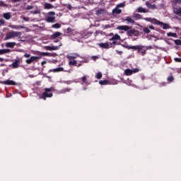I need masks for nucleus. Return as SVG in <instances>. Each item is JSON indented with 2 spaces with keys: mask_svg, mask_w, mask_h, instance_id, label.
Instances as JSON below:
<instances>
[{
  "mask_svg": "<svg viewBox=\"0 0 181 181\" xmlns=\"http://www.w3.org/2000/svg\"><path fill=\"white\" fill-rule=\"evenodd\" d=\"M146 6H147V8H148V9H156V5L151 4V3H149L148 1L146 2Z\"/></svg>",
  "mask_w": 181,
  "mask_h": 181,
  "instance_id": "nucleus-18",
  "label": "nucleus"
},
{
  "mask_svg": "<svg viewBox=\"0 0 181 181\" xmlns=\"http://www.w3.org/2000/svg\"><path fill=\"white\" fill-rule=\"evenodd\" d=\"M59 36H62V33L56 32L51 35V39H52V40L57 39V37H59Z\"/></svg>",
  "mask_w": 181,
  "mask_h": 181,
  "instance_id": "nucleus-19",
  "label": "nucleus"
},
{
  "mask_svg": "<svg viewBox=\"0 0 181 181\" xmlns=\"http://www.w3.org/2000/svg\"><path fill=\"white\" fill-rule=\"evenodd\" d=\"M64 6H66L69 11H71V9H73V6H71V4H64Z\"/></svg>",
  "mask_w": 181,
  "mask_h": 181,
  "instance_id": "nucleus-40",
  "label": "nucleus"
},
{
  "mask_svg": "<svg viewBox=\"0 0 181 181\" xmlns=\"http://www.w3.org/2000/svg\"><path fill=\"white\" fill-rule=\"evenodd\" d=\"M175 4H181V0H175Z\"/></svg>",
  "mask_w": 181,
  "mask_h": 181,
  "instance_id": "nucleus-53",
  "label": "nucleus"
},
{
  "mask_svg": "<svg viewBox=\"0 0 181 181\" xmlns=\"http://www.w3.org/2000/svg\"><path fill=\"white\" fill-rule=\"evenodd\" d=\"M73 33V29H71V28L69 27L66 29V33Z\"/></svg>",
  "mask_w": 181,
  "mask_h": 181,
  "instance_id": "nucleus-44",
  "label": "nucleus"
},
{
  "mask_svg": "<svg viewBox=\"0 0 181 181\" xmlns=\"http://www.w3.org/2000/svg\"><path fill=\"white\" fill-rule=\"evenodd\" d=\"M69 66H77V61L74 59H69Z\"/></svg>",
  "mask_w": 181,
  "mask_h": 181,
  "instance_id": "nucleus-23",
  "label": "nucleus"
},
{
  "mask_svg": "<svg viewBox=\"0 0 181 181\" xmlns=\"http://www.w3.org/2000/svg\"><path fill=\"white\" fill-rule=\"evenodd\" d=\"M174 42L177 46H181V40H175Z\"/></svg>",
  "mask_w": 181,
  "mask_h": 181,
  "instance_id": "nucleus-38",
  "label": "nucleus"
},
{
  "mask_svg": "<svg viewBox=\"0 0 181 181\" xmlns=\"http://www.w3.org/2000/svg\"><path fill=\"white\" fill-rule=\"evenodd\" d=\"M5 60L4 58L0 57V62H4Z\"/></svg>",
  "mask_w": 181,
  "mask_h": 181,
  "instance_id": "nucleus-58",
  "label": "nucleus"
},
{
  "mask_svg": "<svg viewBox=\"0 0 181 181\" xmlns=\"http://www.w3.org/2000/svg\"><path fill=\"white\" fill-rule=\"evenodd\" d=\"M173 13L178 16H181V7H173Z\"/></svg>",
  "mask_w": 181,
  "mask_h": 181,
  "instance_id": "nucleus-15",
  "label": "nucleus"
},
{
  "mask_svg": "<svg viewBox=\"0 0 181 181\" xmlns=\"http://www.w3.org/2000/svg\"><path fill=\"white\" fill-rule=\"evenodd\" d=\"M175 62H176L177 63H181V58H174Z\"/></svg>",
  "mask_w": 181,
  "mask_h": 181,
  "instance_id": "nucleus-46",
  "label": "nucleus"
},
{
  "mask_svg": "<svg viewBox=\"0 0 181 181\" xmlns=\"http://www.w3.org/2000/svg\"><path fill=\"white\" fill-rule=\"evenodd\" d=\"M99 33H100V32H98V30H96L94 34V36H97Z\"/></svg>",
  "mask_w": 181,
  "mask_h": 181,
  "instance_id": "nucleus-54",
  "label": "nucleus"
},
{
  "mask_svg": "<svg viewBox=\"0 0 181 181\" xmlns=\"http://www.w3.org/2000/svg\"><path fill=\"white\" fill-rule=\"evenodd\" d=\"M103 12H104V10L103 9H99L97 11L96 15H102Z\"/></svg>",
  "mask_w": 181,
  "mask_h": 181,
  "instance_id": "nucleus-42",
  "label": "nucleus"
},
{
  "mask_svg": "<svg viewBox=\"0 0 181 181\" xmlns=\"http://www.w3.org/2000/svg\"><path fill=\"white\" fill-rule=\"evenodd\" d=\"M141 55L142 56H145V54H146V49H144V48H142V49H141Z\"/></svg>",
  "mask_w": 181,
  "mask_h": 181,
  "instance_id": "nucleus-43",
  "label": "nucleus"
},
{
  "mask_svg": "<svg viewBox=\"0 0 181 181\" xmlns=\"http://www.w3.org/2000/svg\"><path fill=\"white\" fill-rule=\"evenodd\" d=\"M137 12H139V13H148L149 11L144 7H139L137 8Z\"/></svg>",
  "mask_w": 181,
  "mask_h": 181,
  "instance_id": "nucleus-17",
  "label": "nucleus"
},
{
  "mask_svg": "<svg viewBox=\"0 0 181 181\" xmlns=\"http://www.w3.org/2000/svg\"><path fill=\"white\" fill-rule=\"evenodd\" d=\"M11 28H12V29H18V28H16V25H12Z\"/></svg>",
  "mask_w": 181,
  "mask_h": 181,
  "instance_id": "nucleus-56",
  "label": "nucleus"
},
{
  "mask_svg": "<svg viewBox=\"0 0 181 181\" xmlns=\"http://www.w3.org/2000/svg\"><path fill=\"white\" fill-rule=\"evenodd\" d=\"M0 84H5L6 86H16V82L12 80L0 81Z\"/></svg>",
  "mask_w": 181,
  "mask_h": 181,
  "instance_id": "nucleus-7",
  "label": "nucleus"
},
{
  "mask_svg": "<svg viewBox=\"0 0 181 181\" xmlns=\"http://www.w3.org/2000/svg\"><path fill=\"white\" fill-rule=\"evenodd\" d=\"M148 49H153L152 46H148Z\"/></svg>",
  "mask_w": 181,
  "mask_h": 181,
  "instance_id": "nucleus-62",
  "label": "nucleus"
},
{
  "mask_svg": "<svg viewBox=\"0 0 181 181\" xmlns=\"http://www.w3.org/2000/svg\"><path fill=\"white\" fill-rule=\"evenodd\" d=\"M128 50L133 49L134 50H138V53H141V50L144 49V46L142 45H135V46H127L126 47Z\"/></svg>",
  "mask_w": 181,
  "mask_h": 181,
  "instance_id": "nucleus-6",
  "label": "nucleus"
},
{
  "mask_svg": "<svg viewBox=\"0 0 181 181\" xmlns=\"http://www.w3.org/2000/svg\"><path fill=\"white\" fill-rule=\"evenodd\" d=\"M16 45V42H7L6 44V47H10L11 49H13V47H15Z\"/></svg>",
  "mask_w": 181,
  "mask_h": 181,
  "instance_id": "nucleus-22",
  "label": "nucleus"
},
{
  "mask_svg": "<svg viewBox=\"0 0 181 181\" xmlns=\"http://www.w3.org/2000/svg\"><path fill=\"white\" fill-rule=\"evenodd\" d=\"M133 16H134V18H135L136 19H144V21H145V18H144V17H142V16H141V14H139V13H134V14H133Z\"/></svg>",
  "mask_w": 181,
  "mask_h": 181,
  "instance_id": "nucleus-27",
  "label": "nucleus"
},
{
  "mask_svg": "<svg viewBox=\"0 0 181 181\" xmlns=\"http://www.w3.org/2000/svg\"><path fill=\"white\" fill-rule=\"evenodd\" d=\"M125 76H132V69H127L124 70Z\"/></svg>",
  "mask_w": 181,
  "mask_h": 181,
  "instance_id": "nucleus-24",
  "label": "nucleus"
},
{
  "mask_svg": "<svg viewBox=\"0 0 181 181\" xmlns=\"http://www.w3.org/2000/svg\"><path fill=\"white\" fill-rule=\"evenodd\" d=\"M19 64H21V59L17 58L15 62L11 64L12 69H18Z\"/></svg>",
  "mask_w": 181,
  "mask_h": 181,
  "instance_id": "nucleus-10",
  "label": "nucleus"
},
{
  "mask_svg": "<svg viewBox=\"0 0 181 181\" xmlns=\"http://www.w3.org/2000/svg\"><path fill=\"white\" fill-rule=\"evenodd\" d=\"M167 81L168 83H173V81H175V77L173 76V74H170V76L167 77Z\"/></svg>",
  "mask_w": 181,
  "mask_h": 181,
  "instance_id": "nucleus-16",
  "label": "nucleus"
},
{
  "mask_svg": "<svg viewBox=\"0 0 181 181\" xmlns=\"http://www.w3.org/2000/svg\"><path fill=\"white\" fill-rule=\"evenodd\" d=\"M144 20L146 21V22H150L151 23H152L153 25H163V29L166 30V29H170V25H169V24L168 23H165L163 22H160L159 20L153 18H144Z\"/></svg>",
  "mask_w": 181,
  "mask_h": 181,
  "instance_id": "nucleus-1",
  "label": "nucleus"
},
{
  "mask_svg": "<svg viewBox=\"0 0 181 181\" xmlns=\"http://www.w3.org/2000/svg\"><path fill=\"white\" fill-rule=\"evenodd\" d=\"M77 57H80V54L74 53L71 54V55H66L68 60H74V59H77Z\"/></svg>",
  "mask_w": 181,
  "mask_h": 181,
  "instance_id": "nucleus-13",
  "label": "nucleus"
},
{
  "mask_svg": "<svg viewBox=\"0 0 181 181\" xmlns=\"http://www.w3.org/2000/svg\"><path fill=\"white\" fill-rule=\"evenodd\" d=\"M30 57V54H25L24 57L29 58Z\"/></svg>",
  "mask_w": 181,
  "mask_h": 181,
  "instance_id": "nucleus-52",
  "label": "nucleus"
},
{
  "mask_svg": "<svg viewBox=\"0 0 181 181\" xmlns=\"http://www.w3.org/2000/svg\"><path fill=\"white\" fill-rule=\"evenodd\" d=\"M54 90V88L53 87L45 88L44 93L40 96V100H44V101H46V98H52V97H53V93H52V91Z\"/></svg>",
  "mask_w": 181,
  "mask_h": 181,
  "instance_id": "nucleus-2",
  "label": "nucleus"
},
{
  "mask_svg": "<svg viewBox=\"0 0 181 181\" xmlns=\"http://www.w3.org/2000/svg\"><path fill=\"white\" fill-rule=\"evenodd\" d=\"M125 6V2L120 3L117 5V8H124Z\"/></svg>",
  "mask_w": 181,
  "mask_h": 181,
  "instance_id": "nucleus-41",
  "label": "nucleus"
},
{
  "mask_svg": "<svg viewBox=\"0 0 181 181\" xmlns=\"http://www.w3.org/2000/svg\"><path fill=\"white\" fill-rule=\"evenodd\" d=\"M1 67H4V66H5V64H1Z\"/></svg>",
  "mask_w": 181,
  "mask_h": 181,
  "instance_id": "nucleus-60",
  "label": "nucleus"
},
{
  "mask_svg": "<svg viewBox=\"0 0 181 181\" xmlns=\"http://www.w3.org/2000/svg\"><path fill=\"white\" fill-rule=\"evenodd\" d=\"M167 36L169 37H177V34L175 33H172V32H170V33H167Z\"/></svg>",
  "mask_w": 181,
  "mask_h": 181,
  "instance_id": "nucleus-31",
  "label": "nucleus"
},
{
  "mask_svg": "<svg viewBox=\"0 0 181 181\" xmlns=\"http://www.w3.org/2000/svg\"><path fill=\"white\" fill-rule=\"evenodd\" d=\"M0 6H6V4L2 1H0Z\"/></svg>",
  "mask_w": 181,
  "mask_h": 181,
  "instance_id": "nucleus-50",
  "label": "nucleus"
},
{
  "mask_svg": "<svg viewBox=\"0 0 181 181\" xmlns=\"http://www.w3.org/2000/svg\"><path fill=\"white\" fill-rule=\"evenodd\" d=\"M30 9H33V6H28L26 7L27 11H30Z\"/></svg>",
  "mask_w": 181,
  "mask_h": 181,
  "instance_id": "nucleus-48",
  "label": "nucleus"
},
{
  "mask_svg": "<svg viewBox=\"0 0 181 181\" xmlns=\"http://www.w3.org/2000/svg\"><path fill=\"white\" fill-rule=\"evenodd\" d=\"M177 73L180 74L181 73V68L177 69Z\"/></svg>",
  "mask_w": 181,
  "mask_h": 181,
  "instance_id": "nucleus-55",
  "label": "nucleus"
},
{
  "mask_svg": "<svg viewBox=\"0 0 181 181\" xmlns=\"http://www.w3.org/2000/svg\"><path fill=\"white\" fill-rule=\"evenodd\" d=\"M12 34L11 32L6 34V37H4V40H9V39H12Z\"/></svg>",
  "mask_w": 181,
  "mask_h": 181,
  "instance_id": "nucleus-29",
  "label": "nucleus"
},
{
  "mask_svg": "<svg viewBox=\"0 0 181 181\" xmlns=\"http://www.w3.org/2000/svg\"><path fill=\"white\" fill-rule=\"evenodd\" d=\"M44 8H45V9H53V8H54V6L53 5H52V4L45 3L44 5Z\"/></svg>",
  "mask_w": 181,
  "mask_h": 181,
  "instance_id": "nucleus-20",
  "label": "nucleus"
},
{
  "mask_svg": "<svg viewBox=\"0 0 181 181\" xmlns=\"http://www.w3.org/2000/svg\"><path fill=\"white\" fill-rule=\"evenodd\" d=\"M117 40H121V36L118 34H115L110 39V42H112L113 45H117Z\"/></svg>",
  "mask_w": 181,
  "mask_h": 181,
  "instance_id": "nucleus-9",
  "label": "nucleus"
},
{
  "mask_svg": "<svg viewBox=\"0 0 181 181\" xmlns=\"http://www.w3.org/2000/svg\"><path fill=\"white\" fill-rule=\"evenodd\" d=\"M0 25H5V20H4V19H0Z\"/></svg>",
  "mask_w": 181,
  "mask_h": 181,
  "instance_id": "nucleus-49",
  "label": "nucleus"
},
{
  "mask_svg": "<svg viewBox=\"0 0 181 181\" xmlns=\"http://www.w3.org/2000/svg\"><path fill=\"white\" fill-rule=\"evenodd\" d=\"M99 46H100V47H103V49H108L110 47V45L107 42L100 43Z\"/></svg>",
  "mask_w": 181,
  "mask_h": 181,
  "instance_id": "nucleus-25",
  "label": "nucleus"
},
{
  "mask_svg": "<svg viewBox=\"0 0 181 181\" xmlns=\"http://www.w3.org/2000/svg\"><path fill=\"white\" fill-rule=\"evenodd\" d=\"M143 32H144V33H146V34L151 33V30H149V28H144Z\"/></svg>",
  "mask_w": 181,
  "mask_h": 181,
  "instance_id": "nucleus-37",
  "label": "nucleus"
},
{
  "mask_svg": "<svg viewBox=\"0 0 181 181\" xmlns=\"http://www.w3.org/2000/svg\"><path fill=\"white\" fill-rule=\"evenodd\" d=\"M40 59H42V56H32L30 59L25 60V63H27V64H32L33 62H37L38 60H40Z\"/></svg>",
  "mask_w": 181,
  "mask_h": 181,
  "instance_id": "nucleus-5",
  "label": "nucleus"
},
{
  "mask_svg": "<svg viewBox=\"0 0 181 181\" xmlns=\"http://www.w3.org/2000/svg\"><path fill=\"white\" fill-rule=\"evenodd\" d=\"M99 84H100V86H108L111 83H108V80H104V81H100Z\"/></svg>",
  "mask_w": 181,
  "mask_h": 181,
  "instance_id": "nucleus-28",
  "label": "nucleus"
},
{
  "mask_svg": "<svg viewBox=\"0 0 181 181\" xmlns=\"http://www.w3.org/2000/svg\"><path fill=\"white\" fill-rule=\"evenodd\" d=\"M52 28H54V29H60V28H62V25L59 23H55L52 25Z\"/></svg>",
  "mask_w": 181,
  "mask_h": 181,
  "instance_id": "nucleus-33",
  "label": "nucleus"
},
{
  "mask_svg": "<svg viewBox=\"0 0 181 181\" xmlns=\"http://www.w3.org/2000/svg\"><path fill=\"white\" fill-rule=\"evenodd\" d=\"M81 37H83V39H88L91 35H93V32L91 31H82L81 33Z\"/></svg>",
  "mask_w": 181,
  "mask_h": 181,
  "instance_id": "nucleus-8",
  "label": "nucleus"
},
{
  "mask_svg": "<svg viewBox=\"0 0 181 181\" xmlns=\"http://www.w3.org/2000/svg\"><path fill=\"white\" fill-rule=\"evenodd\" d=\"M118 54H122V51L117 52Z\"/></svg>",
  "mask_w": 181,
  "mask_h": 181,
  "instance_id": "nucleus-57",
  "label": "nucleus"
},
{
  "mask_svg": "<svg viewBox=\"0 0 181 181\" xmlns=\"http://www.w3.org/2000/svg\"><path fill=\"white\" fill-rule=\"evenodd\" d=\"M50 1V2H55L56 1V0H49Z\"/></svg>",
  "mask_w": 181,
  "mask_h": 181,
  "instance_id": "nucleus-63",
  "label": "nucleus"
},
{
  "mask_svg": "<svg viewBox=\"0 0 181 181\" xmlns=\"http://www.w3.org/2000/svg\"><path fill=\"white\" fill-rule=\"evenodd\" d=\"M57 42H59V40H55V41H54L55 43H57Z\"/></svg>",
  "mask_w": 181,
  "mask_h": 181,
  "instance_id": "nucleus-64",
  "label": "nucleus"
},
{
  "mask_svg": "<svg viewBox=\"0 0 181 181\" xmlns=\"http://www.w3.org/2000/svg\"><path fill=\"white\" fill-rule=\"evenodd\" d=\"M117 29L118 30H124L125 32H127L129 36H132V35H135V33L138 32L135 29H132L129 25H119L117 27Z\"/></svg>",
  "mask_w": 181,
  "mask_h": 181,
  "instance_id": "nucleus-3",
  "label": "nucleus"
},
{
  "mask_svg": "<svg viewBox=\"0 0 181 181\" xmlns=\"http://www.w3.org/2000/svg\"><path fill=\"white\" fill-rule=\"evenodd\" d=\"M31 13H34V15H37V13H40V11H39V10H36L35 11H31Z\"/></svg>",
  "mask_w": 181,
  "mask_h": 181,
  "instance_id": "nucleus-47",
  "label": "nucleus"
},
{
  "mask_svg": "<svg viewBox=\"0 0 181 181\" xmlns=\"http://www.w3.org/2000/svg\"><path fill=\"white\" fill-rule=\"evenodd\" d=\"M60 71H64V69L63 67H58L49 70V73H59Z\"/></svg>",
  "mask_w": 181,
  "mask_h": 181,
  "instance_id": "nucleus-12",
  "label": "nucleus"
},
{
  "mask_svg": "<svg viewBox=\"0 0 181 181\" xmlns=\"http://www.w3.org/2000/svg\"><path fill=\"white\" fill-rule=\"evenodd\" d=\"M82 80V83H84L85 84H86V86H88V83L87 82V76H83L81 78Z\"/></svg>",
  "mask_w": 181,
  "mask_h": 181,
  "instance_id": "nucleus-34",
  "label": "nucleus"
},
{
  "mask_svg": "<svg viewBox=\"0 0 181 181\" xmlns=\"http://www.w3.org/2000/svg\"><path fill=\"white\" fill-rule=\"evenodd\" d=\"M11 36L12 37H21L22 36V33L21 32H18V31H11Z\"/></svg>",
  "mask_w": 181,
  "mask_h": 181,
  "instance_id": "nucleus-14",
  "label": "nucleus"
},
{
  "mask_svg": "<svg viewBox=\"0 0 181 181\" xmlns=\"http://www.w3.org/2000/svg\"><path fill=\"white\" fill-rule=\"evenodd\" d=\"M139 71V69L136 68L132 70V74H134L135 73H138Z\"/></svg>",
  "mask_w": 181,
  "mask_h": 181,
  "instance_id": "nucleus-45",
  "label": "nucleus"
},
{
  "mask_svg": "<svg viewBox=\"0 0 181 181\" xmlns=\"http://www.w3.org/2000/svg\"><path fill=\"white\" fill-rule=\"evenodd\" d=\"M124 21H126V22H128V23H132V25L135 23V21H134V19H132L129 16H127Z\"/></svg>",
  "mask_w": 181,
  "mask_h": 181,
  "instance_id": "nucleus-21",
  "label": "nucleus"
},
{
  "mask_svg": "<svg viewBox=\"0 0 181 181\" xmlns=\"http://www.w3.org/2000/svg\"><path fill=\"white\" fill-rule=\"evenodd\" d=\"M42 64H46V61L42 62Z\"/></svg>",
  "mask_w": 181,
  "mask_h": 181,
  "instance_id": "nucleus-61",
  "label": "nucleus"
},
{
  "mask_svg": "<svg viewBox=\"0 0 181 181\" xmlns=\"http://www.w3.org/2000/svg\"><path fill=\"white\" fill-rule=\"evenodd\" d=\"M39 56H41L42 58V56H51V54L49 52H40Z\"/></svg>",
  "mask_w": 181,
  "mask_h": 181,
  "instance_id": "nucleus-39",
  "label": "nucleus"
},
{
  "mask_svg": "<svg viewBox=\"0 0 181 181\" xmlns=\"http://www.w3.org/2000/svg\"><path fill=\"white\" fill-rule=\"evenodd\" d=\"M149 29H151V30H155V27L152 25H148Z\"/></svg>",
  "mask_w": 181,
  "mask_h": 181,
  "instance_id": "nucleus-51",
  "label": "nucleus"
},
{
  "mask_svg": "<svg viewBox=\"0 0 181 181\" xmlns=\"http://www.w3.org/2000/svg\"><path fill=\"white\" fill-rule=\"evenodd\" d=\"M60 46H62V45H59V46H45V49L46 50H59V49H60Z\"/></svg>",
  "mask_w": 181,
  "mask_h": 181,
  "instance_id": "nucleus-11",
  "label": "nucleus"
},
{
  "mask_svg": "<svg viewBox=\"0 0 181 181\" xmlns=\"http://www.w3.org/2000/svg\"><path fill=\"white\" fill-rule=\"evenodd\" d=\"M71 89H70V88H64L61 90L62 93H69V91H71Z\"/></svg>",
  "mask_w": 181,
  "mask_h": 181,
  "instance_id": "nucleus-36",
  "label": "nucleus"
},
{
  "mask_svg": "<svg viewBox=\"0 0 181 181\" xmlns=\"http://www.w3.org/2000/svg\"><path fill=\"white\" fill-rule=\"evenodd\" d=\"M54 15H56L54 11L49 12L46 21L48 22V23H54V21H56V17H54Z\"/></svg>",
  "mask_w": 181,
  "mask_h": 181,
  "instance_id": "nucleus-4",
  "label": "nucleus"
},
{
  "mask_svg": "<svg viewBox=\"0 0 181 181\" xmlns=\"http://www.w3.org/2000/svg\"><path fill=\"white\" fill-rule=\"evenodd\" d=\"M4 19H6V21H9V19H11V13H4Z\"/></svg>",
  "mask_w": 181,
  "mask_h": 181,
  "instance_id": "nucleus-30",
  "label": "nucleus"
},
{
  "mask_svg": "<svg viewBox=\"0 0 181 181\" xmlns=\"http://www.w3.org/2000/svg\"><path fill=\"white\" fill-rule=\"evenodd\" d=\"M81 64H77L76 67H81Z\"/></svg>",
  "mask_w": 181,
  "mask_h": 181,
  "instance_id": "nucleus-59",
  "label": "nucleus"
},
{
  "mask_svg": "<svg viewBox=\"0 0 181 181\" xmlns=\"http://www.w3.org/2000/svg\"><path fill=\"white\" fill-rule=\"evenodd\" d=\"M122 12V11L118 8H116L112 10L113 13H117L118 15H119V13H121Z\"/></svg>",
  "mask_w": 181,
  "mask_h": 181,
  "instance_id": "nucleus-32",
  "label": "nucleus"
},
{
  "mask_svg": "<svg viewBox=\"0 0 181 181\" xmlns=\"http://www.w3.org/2000/svg\"><path fill=\"white\" fill-rule=\"evenodd\" d=\"M96 78H98V80H100L101 78H103V74L101 72H98L96 76H95Z\"/></svg>",
  "mask_w": 181,
  "mask_h": 181,
  "instance_id": "nucleus-35",
  "label": "nucleus"
},
{
  "mask_svg": "<svg viewBox=\"0 0 181 181\" xmlns=\"http://www.w3.org/2000/svg\"><path fill=\"white\" fill-rule=\"evenodd\" d=\"M5 53H11V49H0V54H5Z\"/></svg>",
  "mask_w": 181,
  "mask_h": 181,
  "instance_id": "nucleus-26",
  "label": "nucleus"
}]
</instances>
